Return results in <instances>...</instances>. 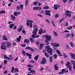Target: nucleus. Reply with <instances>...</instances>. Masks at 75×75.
Returning a JSON list of instances; mask_svg holds the SVG:
<instances>
[{
	"label": "nucleus",
	"mask_w": 75,
	"mask_h": 75,
	"mask_svg": "<svg viewBox=\"0 0 75 75\" xmlns=\"http://www.w3.org/2000/svg\"><path fill=\"white\" fill-rule=\"evenodd\" d=\"M13 29V30H16V29H17V26H14Z\"/></svg>",
	"instance_id": "nucleus-61"
},
{
	"label": "nucleus",
	"mask_w": 75,
	"mask_h": 75,
	"mask_svg": "<svg viewBox=\"0 0 75 75\" xmlns=\"http://www.w3.org/2000/svg\"><path fill=\"white\" fill-rule=\"evenodd\" d=\"M50 62H52V57L51 56L49 58Z\"/></svg>",
	"instance_id": "nucleus-32"
},
{
	"label": "nucleus",
	"mask_w": 75,
	"mask_h": 75,
	"mask_svg": "<svg viewBox=\"0 0 75 75\" xmlns=\"http://www.w3.org/2000/svg\"><path fill=\"white\" fill-rule=\"evenodd\" d=\"M30 62H31V63H35V61H34V60H31L30 61Z\"/></svg>",
	"instance_id": "nucleus-60"
},
{
	"label": "nucleus",
	"mask_w": 75,
	"mask_h": 75,
	"mask_svg": "<svg viewBox=\"0 0 75 75\" xmlns=\"http://www.w3.org/2000/svg\"><path fill=\"white\" fill-rule=\"evenodd\" d=\"M70 44L71 47H72V48H73V47H74V45H73V44L72 43V42H70Z\"/></svg>",
	"instance_id": "nucleus-43"
},
{
	"label": "nucleus",
	"mask_w": 75,
	"mask_h": 75,
	"mask_svg": "<svg viewBox=\"0 0 75 75\" xmlns=\"http://www.w3.org/2000/svg\"><path fill=\"white\" fill-rule=\"evenodd\" d=\"M33 21L30 20H27V21L26 25L28 27L30 26V28H32L33 27Z\"/></svg>",
	"instance_id": "nucleus-3"
},
{
	"label": "nucleus",
	"mask_w": 75,
	"mask_h": 75,
	"mask_svg": "<svg viewBox=\"0 0 75 75\" xmlns=\"http://www.w3.org/2000/svg\"><path fill=\"white\" fill-rule=\"evenodd\" d=\"M38 55H37L35 56V58H34V59H35V60H37V59H38Z\"/></svg>",
	"instance_id": "nucleus-40"
},
{
	"label": "nucleus",
	"mask_w": 75,
	"mask_h": 75,
	"mask_svg": "<svg viewBox=\"0 0 75 75\" xmlns=\"http://www.w3.org/2000/svg\"><path fill=\"white\" fill-rule=\"evenodd\" d=\"M47 60L45 58H43L42 61L40 63L41 64H45L46 63V61Z\"/></svg>",
	"instance_id": "nucleus-14"
},
{
	"label": "nucleus",
	"mask_w": 75,
	"mask_h": 75,
	"mask_svg": "<svg viewBox=\"0 0 75 75\" xmlns=\"http://www.w3.org/2000/svg\"><path fill=\"white\" fill-rule=\"evenodd\" d=\"M7 59L8 60H9L10 61V60H11V59H13V57H11V58L8 57V58H7Z\"/></svg>",
	"instance_id": "nucleus-55"
},
{
	"label": "nucleus",
	"mask_w": 75,
	"mask_h": 75,
	"mask_svg": "<svg viewBox=\"0 0 75 75\" xmlns=\"http://www.w3.org/2000/svg\"><path fill=\"white\" fill-rule=\"evenodd\" d=\"M64 3H66L67 1V0H61Z\"/></svg>",
	"instance_id": "nucleus-50"
},
{
	"label": "nucleus",
	"mask_w": 75,
	"mask_h": 75,
	"mask_svg": "<svg viewBox=\"0 0 75 75\" xmlns=\"http://www.w3.org/2000/svg\"><path fill=\"white\" fill-rule=\"evenodd\" d=\"M46 48L47 49V52L50 54V55H52V49L50 48V46H46Z\"/></svg>",
	"instance_id": "nucleus-2"
},
{
	"label": "nucleus",
	"mask_w": 75,
	"mask_h": 75,
	"mask_svg": "<svg viewBox=\"0 0 75 75\" xmlns=\"http://www.w3.org/2000/svg\"><path fill=\"white\" fill-rule=\"evenodd\" d=\"M75 37L74 34L73 33H71V38H73V37Z\"/></svg>",
	"instance_id": "nucleus-49"
},
{
	"label": "nucleus",
	"mask_w": 75,
	"mask_h": 75,
	"mask_svg": "<svg viewBox=\"0 0 75 75\" xmlns=\"http://www.w3.org/2000/svg\"><path fill=\"white\" fill-rule=\"evenodd\" d=\"M54 9L55 10H57L58 9V8H59V7H60L59 5H54Z\"/></svg>",
	"instance_id": "nucleus-15"
},
{
	"label": "nucleus",
	"mask_w": 75,
	"mask_h": 75,
	"mask_svg": "<svg viewBox=\"0 0 75 75\" xmlns=\"http://www.w3.org/2000/svg\"><path fill=\"white\" fill-rule=\"evenodd\" d=\"M22 55L23 56H25L26 55L28 56L29 59H31V54H30L28 53H25V51L22 50Z\"/></svg>",
	"instance_id": "nucleus-4"
},
{
	"label": "nucleus",
	"mask_w": 75,
	"mask_h": 75,
	"mask_svg": "<svg viewBox=\"0 0 75 75\" xmlns=\"http://www.w3.org/2000/svg\"><path fill=\"white\" fill-rule=\"evenodd\" d=\"M22 33L24 35H25L26 34V32H25V30H22Z\"/></svg>",
	"instance_id": "nucleus-44"
},
{
	"label": "nucleus",
	"mask_w": 75,
	"mask_h": 75,
	"mask_svg": "<svg viewBox=\"0 0 75 75\" xmlns=\"http://www.w3.org/2000/svg\"><path fill=\"white\" fill-rule=\"evenodd\" d=\"M45 15H47V16H51V14H50V13H51V11L50 10H46L45 11Z\"/></svg>",
	"instance_id": "nucleus-12"
},
{
	"label": "nucleus",
	"mask_w": 75,
	"mask_h": 75,
	"mask_svg": "<svg viewBox=\"0 0 75 75\" xmlns=\"http://www.w3.org/2000/svg\"><path fill=\"white\" fill-rule=\"evenodd\" d=\"M18 14H20V13L16 12H15L14 13V15L15 16H17L18 15Z\"/></svg>",
	"instance_id": "nucleus-19"
},
{
	"label": "nucleus",
	"mask_w": 75,
	"mask_h": 75,
	"mask_svg": "<svg viewBox=\"0 0 75 75\" xmlns=\"http://www.w3.org/2000/svg\"><path fill=\"white\" fill-rule=\"evenodd\" d=\"M73 68L74 70H75V64L74 65L73 67Z\"/></svg>",
	"instance_id": "nucleus-64"
},
{
	"label": "nucleus",
	"mask_w": 75,
	"mask_h": 75,
	"mask_svg": "<svg viewBox=\"0 0 75 75\" xmlns=\"http://www.w3.org/2000/svg\"><path fill=\"white\" fill-rule=\"evenodd\" d=\"M64 18H63V19H61L60 21V23H61V22H62V21H64Z\"/></svg>",
	"instance_id": "nucleus-59"
},
{
	"label": "nucleus",
	"mask_w": 75,
	"mask_h": 75,
	"mask_svg": "<svg viewBox=\"0 0 75 75\" xmlns=\"http://www.w3.org/2000/svg\"><path fill=\"white\" fill-rule=\"evenodd\" d=\"M6 12L4 10L1 11H0V14H5Z\"/></svg>",
	"instance_id": "nucleus-31"
},
{
	"label": "nucleus",
	"mask_w": 75,
	"mask_h": 75,
	"mask_svg": "<svg viewBox=\"0 0 75 75\" xmlns=\"http://www.w3.org/2000/svg\"><path fill=\"white\" fill-rule=\"evenodd\" d=\"M10 17L13 20H16V17L13 15H11Z\"/></svg>",
	"instance_id": "nucleus-21"
},
{
	"label": "nucleus",
	"mask_w": 75,
	"mask_h": 75,
	"mask_svg": "<svg viewBox=\"0 0 75 75\" xmlns=\"http://www.w3.org/2000/svg\"><path fill=\"white\" fill-rule=\"evenodd\" d=\"M14 67H12L11 69V72H12V73H13V72H14Z\"/></svg>",
	"instance_id": "nucleus-46"
},
{
	"label": "nucleus",
	"mask_w": 75,
	"mask_h": 75,
	"mask_svg": "<svg viewBox=\"0 0 75 75\" xmlns=\"http://www.w3.org/2000/svg\"><path fill=\"white\" fill-rule=\"evenodd\" d=\"M51 23L53 25V26L54 27H55V25H54V23H55V22H54V21H52L51 22Z\"/></svg>",
	"instance_id": "nucleus-48"
},
{
	"label": "nucleus",
	"mask_w": 75,
	"mask_h": 75,
	"mask_svg": "<svg viewBox=\"0 0 75 75\" xmlns=\"http://www.w3.org/2000/svg\"><path fill=\"white\" fill-rule=\"evenodd\" d=\"M66 70L64 69H63L62 70V71L63 72V73H64L65 72H68V71L67 70V71H66Z\"/></svg>",
	"instance_id": "nucleus-29"
},
{
	"label": "nucleus",
	"mask_w": 75,
	"mask_h": 75,
	"mask_svg": "<svg viewBox=\"0 0 75 75\" xmlns=\"http://www.w3.org/2000/svg\"><path fill=\"white\" fill-rule=\"evenodd\" d=\"M28 4V0H26L25 1V6H27Z\"/></svg>",
	"instance_id": "nucleus-28"
},
{
	"label": "nucleus",
	"mask_w": 75,
	"mask_h": 75,
	"mask_svg": "<svg viewBox=\"0 0 75 75\" xmlns=\"http://www.w3.org/2000/svg\"><path fill=\"white\" fill-rule=\"evenodd\" d=\"M68 25V22H66V24L65 25V27H67Z\"/></svg>",
	"instance_id": "nucleus-58"
},
{
	"label": "nucleus",
	"mask_w": 75,
	"mask_h": 75,
	"mask_svg": "<svg viewBox=\"0 0 75 75\" xmlns=\"http://www.w3.org/2000/svg\"><path fill=\"white\" fill-rule=\"evenodd\" d=\"M19 7L21 10H23V5L21 4L19 6Z\"/></svg>",
	"instance_id": "nucleus-34"
},
{
	"label": "nucleus",
	"mask_w": 75,
	"mask_h": 75,
	"mask_svg": "<svg viewBox=\"0 0 75 75\" xmlns=\"http://www.w3.org/2000/svg\"><path fill=\"white\" fill-rule=\"evenodd\" d=\"M21 36H20L18 38H17V41L18 42H20V40H21Z\"/></svg>",
	"instance_id": "nucleus-22"
},
{
	"label": "nucleus",
	"mask_w": 75,
	"mask_h": 75,
	"mask_svg": "<svg viewBox=\"0 0 75 75\" xmlns=\"http://www.w3.org/2000/svg\"><path fill=\"white\" fill-rule=\"evenodd\" d=\"M54 35L55 36H57V33H56L55 32H54Z\"/></svg>",
	"instance_id": "nucleus-62"
},
{
	"label": "nucleus",
	"mask_w": 75,
	"mask_h": 75,
	"mask_svg": "<svg viewBox=\"0 0 75 75\" xmlns=\"http://www.w3.org/2000/svg\"><path fill=\"white\" fill-rule=\"evenodd\" d=\"M63 55L64 56V58H67V55H66V54L64 53H63Z\"/></svg>",
	"instance_id": "nucleus-38"
},
{
	"label": "nucleus",
	"mask_w": 75,
	"mask_h": 75,
	"mask_svg": "<svg viewBox=\"0 0 75 75\" xmlns=\"http://www.w3.org/2000/svg\"><path fill=\"white\" fill-rule=\"evenodd\" d=\"M53 46L56 47H59V44L54 43L53 44Z\"/></svg>",
	"instance_id": "nucleus-17"
},
{
	"label": "nucleus",
	"mask_w": 75,
	"mask_h": 75,
	"mask_svg": "<svg viewBox=\"0 0 75 75\" xmlns=\"http://www.w3.org/2000/svg\"><path fill=\"white\" fill-rule=\"evenodd\" d=\"M15 72H18V68H15L14 70Z\"/></svg>",
	"instance_id": "nucleus-52"
},
{
	"label": "nucleus",
	"mask_w": 75,
	"mask_h": 75,
	"mask_svg": "<svg viewBox=\"0 0 75 75\" xmlns=\"http://www.w3.org/2000/svg\"><path fill=\"white\" fill-rule=\"evenodd\" d=\"M45 56L47 58H49L50 57V55L48 54L47 53H45L44 54Z\"/></svg>",
	"instance_id": "nucleus-26"
},
{
	"label": "nucleus",
	"mask_w": 75,
	"mask_h": 75,
	"mask_svg": "<svg viewBox=\"0 0 75 75\" xmlns=\"http://www.w3.org/2000/svg\"><path fill=\"white\" fill-rule=\"evenodd\" d=\"M44 45V44H40V47H39V49L41 50V48H42V46Z\"/></svg>",
	"instance_id": "nucleus-24"
},
{
	"label": "nucleus",
	"mask_w": 75,
	"mask_h": 75,
	"mask_svg": "<svg viewBox=\"0 0 75 75\" xmlns=\"http://www.w3.org/2000/svg\"><path fill=\"white\" fill-rule=\"evenodd\" d=\"M4 63L5 65H7V61L6 60H4Z\"/></svg>",
	"instance_id": "nucleus-51"
},
{
	"label": "nucleus",
	"mask_w": 75,
	"mask_h": 75,
	"mask_svg": "<svg viewBox=\"0 0 75 75\" xmlns=\"http://www.w3.org/2000/svg\"><path fill=\"white\" fill-rule=\"evenodd\" d=\"M3 38L4 40H5V41H7L8 40L6 38V36L5 35H4L3 36Z\"/></svg>",
	"instance_id": "nucleus-25"
},
{
	"label": "nucleus",
	"mask_w": 75,
	"mask_h": 75,
	"mask_svg": "<svg viewBox=\"0 0 75 75\" xmlns=\"http://www.w3.org/2000/svg\"><path fill=\"white\" fill-rule=\"evenodd\" d=\"M48 41H49V40H45V45H48V44H49Z\"/></svg>",
	"instance_id": "nucleus-41"
},
{
	"label": "nucleus",
	"mask_w": 75,
	"mask_h": 75,
	"mask_svg": "<svg viewBox=\"0 0 75 75\" xmlns=\"http://www.w3.org/2000/svg\"><path fill=\"white\" fill-rule=\"evenodd\" d=\"M33 27L34 29L33 30L32 32L33 34L32 35V37L33 38H38L39 36V35H37L35 36L37 34V33L38 31V26L36 25H33Z\"/></svg>",
	"instance_id": "nucleus-1"
},
{
	"label": "nucleus",
	"mask_w": 75,
	"mask_h": 75,
	"mask_svg": "<svg viewBox=\"0 0 75 75\" xmlns=\"http://www.w3.org/2000/svg\"><path fill=\"white\" fill-rule=\"evenodd\" d=\"M71 36V35L69 34H67V35H66V38H69V37H70V36Z\"/></svg>",
	"instance_id": "nucleus-39"
},
{
	"label": "nucleus",
	"mask_w": 75,
	"mask_h": 75,
	"mask_svg": "<svg viewBox=\"0 0 75 75\" xmlns=\"http://www.w3.org/2000/svg\"><path fill=\"white\" fill-rule=\"evenodd\" d=\"M14 26V24H11L9 26V28L11 29H12L13 28V27Z\"/></svg>",
	"instance_id": "nucleus-23"
},
{
	"label": "nucleus",
	"mask_w": 75,
	"mask_h": 75,
	"mask_svg": "<svg viewBox=\"0 0 75 75\" xmlns=\"http://www.w3.org/2000/svg\"><path fill=\"white\" fill-rule=\"evenodd\" d=\"M25 49L26 50H30V51H33V52L34 51V49H32V48L29 47H26Z\"/></svg>",
	"instance_id": "nucleus-16"
},
{
	"label": "nucleus",
	"mask_w": 75,
	"mask_h": 75,
	"mask_svg": "<svg viewBox=\"0 0 75 75\" xmlns=\"http://www.w3.org/2000/svg\"><path fill=\"white\" fill-rule=\"evenodd\" d=\"M69 64H70V63H69V62H67L66 64V66L68 67V68H69V71L71 72L72 69H71L72 68V67H71V66H69Z\"/></svg>",
	"instance_id": "nucleus-7"
},
{
	"label": "nucleus",
	"mask_w": 75,
	"mask_h": 75,
	"mask_svg": "<svg viewBox=\"0 0 75 75\" xmlns=\"http://www.w3.org/2000/svg\"><path fill=\"white\" fill-rule=\"evenodd\" d=\"M65 32H67V33H69V31H68V30H65L64 31L62 32V33L63 34V33H65Z\"/></svg>",
	"instance_id": "nucleus-57"
},
{
	"label": "nucleus",
	"mask_w": 75,
	"mask_h": 75,
	"mask_svg": "<svg viewBox=\"0 0 75 75\" xmlns=\"http://www.w3.org/2000/svg\"><path fill=\"white\" fill-rule=\"evenodd\" d=\"M46 21L47 23H50V21L48 19H46Z\"/></svg>",
	"instance_id": "nucleus-63"
},
{
	"label": "nucleus",
	"mask_w": 75,
	"mask_h": 75,
	"mask_svg": "<svg viewBox=\"0 0 75 75\" xmlns=\"http://www.w3.org/2000/svg\"><path fill=\"white\" fill-rule=\"evenodd\" d=\"M45 37L46 38V40L50 41L51 40V37L50 36L48 35H46L45 36Z\"/></svg>",
	"instance_id": "nucleus-8"
},
{
	"label": "nucleus",
	"mask_w": 75,
	"mask_h": 75,
	"mask_svg": "<svg viewBox=\"0 0 75 75\" xmlns=\"http://www.w3.org/2000/svg\"><path fill=\"white\" fill-rule=\"evenodd\" d=\"M66 47L67 49L68 50H71V48H70V47L67 45H66Z\"/></svg>",
	"instance_id": "nucleus-37"
},
{
	"label": "nucleus",
	"mask_w": 75,
	"mask_h": 75,
	"mask_svg": "<svg viewBox=\"0 0 75 75\" xmlns=\"http://www.w3.org/2000/svg\"><path fill=\"white\" fill-rule=\"evenodd\" d=\"M38 17H41V18H42V15H41L40 14H38Z\"/></svg>",
	"instance_id": "nucleus-54"
},
{
	"label": "nucleus",
	"mask_w": 75,
	"mask_h": 75,
	"mask_svg": "<svg viewBox=\"0 0 75 75\" xmlns=\"http://www.w3.org/2000/svg\"><path fill=\"white\" fill-rule=\"evenodd\" d=\"M24 42L25 43V42L28 43V42H29V40H28V39H25L24 40Z\"/></svg>",
	"instance_id": "nucleus-45"
},
{
	"label": "nucleus",
	"mask_w": 75,
	"mask_h": 75,
	"mask_svg": "<svg viewBox=\"0 0 75 75\" xmlns=\"http://www.w3.org/2000/svg\"><path fill=\"white\" fill-rule=\"evenodd\" d=\"M28 70H29V71H30V72H29V74H35V71L34 70H32L31 69V68H29L28 69Z\"/></svg>",
	"instance_id": "nucleus-13"
},
{
	"label": "nucleus",
	"mask_w": 75,
	"mask_h": 75,
	"mask_svg": "<svg viewBox=\"0 0 75 75\" xmlns=\"http://www.w3.org/2000/svg\"><path fill=\"white\" fill-rule=\"evenodd\" d=\"M38 3H39L38 1H35L33 2V4L34 5H35V6H37V5Z\"/></svg>",
	"instance_id": "nucleus-35"
},
{
	"label": "nucleus",
	"mask_w": 75,
	"mask_h": 75,
	"mask_svg": "<svg viewBox=\"0 0 75 75\" xmlns=\"http://www.w3.org/2000/svg\"><path fill=\"white\" fill-rule=\"evenodd\" d=\"M5 44L6 45V47H11V43L10 42H6L5 43Z\"/></svg>",
	"instance_id": "nucleus-11"
},
{
	"label": "nucleus",
	"mask_w": 75,
	"mask_h": 75,
	"mask_svg": "<svg viewBox=\"0 0 75 75\" xmlns=\"http://www.w3.org/2000/svg\"><path fill=\"white\" fill-rule=\"evenodd\" d=\"M30 40L31 42H35V41H34V40H33V39L32 38H30Z\"/></svg>",
	"instance_id": "nucleus-47"
},
{
	"label": "nucleus",
	"mask_w": 75,
	"mask_h": 75,
	"mask_svg": "<svg viewBox=\"0 0 75 75\" xmlns=\"http://www.w3.org/2000/svg\"><path fill=\"white\" fill-rule=\"evenodd\" d=\"M1 44L2 45L1 46V50H7V47L6 46L5 43L2 42Z\"/></svg>",
	"instance_id": "nucleus-5"
},
{
	"label": "nucleus",
	"mask_w": 75,
	"mask_h": 75,
	"mask_svg": "<svg viewBox=\"0 0 75 75\" xmlns=\"http://www.w3.org/2000/svg\"><path fill=\"white\" fill-rule=\"evenodd\" d=\"M54 68L56 70V71H57V70L58 69V67H57L56 65H54Z\"/></svg>",
	"instance_id": "nucleus-30"
},
{
	"label": "nucleus",
	"mask_w": 75,
	"mask_h": 75,
	"mask_svg": "<svg viewBox=\"0 0 75 75\" xmlns=\"http://www.w3.org/2000/svg\"><path fill=\"white\" fill-rule=\"evenodd\" d=\"M71 13H72V12H70L68 11H66L65 13V15L67 17H71Z\"/></svg>",
	"instance_id": "nucleus-6"
},
{
	"label": "nucleus",
	"mask_w": 75,
	"mask_h": 75,
	"mask_svg": "<svg viewBox=\"0 0 75 75\" xmlns=\"http://www.w3.org/2000/svg\"><path fill=\"white\" fill-rule=\"evenodd\" d=\"M53 57L54 59H57V54H54Z\"/></svg>",
	"instance_id": "nucleus-42"
},
{
	"label": "nucleus",
	"mask_w": 75,
	"mask_h": 75,
	"mask_svg": "<svg viewBox=\"0 0 75 75\" xmlns=\"http://www.w3.org/2000/svg\"><path fill=\"white\" fill-rule=\"evenodd\" d=\"M71 62L73 65H75V61L72 60H71Z\"/></svg>",
	"instance_id": "nucleus-33"
},
{
	"label": "nucleus",
	"mask_w": 75,
	"mask_h": 75,
	"mask_svg": "<svg viewBox=\"0 0 75 75\" xmlns=\"http://www.w3.org/2000/svg\"><path fill=\"white\" fill-rule=\"evenodd\" d=\"M43 8L44 9H48V8H49V7H48V6H46Z\"/></svg>",
	"instance_id": "nucleus-53"
},
{
	"label": "nucleus",
	"mask_w": 75,
	"mask_h": 75,
	"mask_svg": "<svg viewBox=\"0 0 75 75\" xmlns=\"http://www.w3.org/2000/svg\"><path fill=\"white\" fill-rule=\"evenodd\" d=\"M72 28V26H70L67 28L68 30H71Z\"/></svg>",
	"instance_id": "nucleus-56"
},
{
	"label": "nucleus",
	"mask_w": 75,
	"mask_h": 75,
	"mask_svg": "<svg viewBox=\"0 0 75 75\" xmlns=\"http://www.w3.org/2000/svg\"><path fill=\"white\" fill-rule=\"evenodd\" d=\"M56 52L58 54L59 56H60L61 57L62 56V55H61V52H60L59 51V50H57Z\"/></svg>",
	"instance_id": "nucleus-20"
},
{
	"label": "nucleus",
	"mask_w": 75,
	"mask_h": 75,
	"mask_svg": "<svg viewBox=\"0 0 75 75\" xmlns=\"http://www.w3.org/2000/svg\"><path fill=\"white\" fill-rule=\"evenodd\" d=\"M42 8H41L39 7V6H36L35 7L33 8V10H41Z\"/></svg>",
	"instance_id": "nucleus-10"
},
{
	"label": "nucleus",
	"mask_w": 75,
	"mask_h": 75,
	"mask_svg": "<svg viewBox=\"0 0 75 75\" xmlns=\"http://www.w3.org/2000/svg\"><path fill=\"white\" fill-rule=\"evenodd\" d=\"M46 31L45 30H43L41 28L39 30V34H42V33H46Z\"/></svg>",
	"instance_id": "nucleus-9"
},
{
	"label": "nucleus",
	"mask_w": 75,
	"mask_h": 75,
	"mask_svg": "<svg viewBox=\"0 0 75 75\" xmlns=\"http://www.w3.org/2000/svg\"><path fill=\"white\" fill-rule=\"evenodd\" d=\"M70 55L71 58H72L74 59H75V54H72V53H71L70 54Z\"/></svg>",
	"instance_id": "nucleus-18"
},
{
	"label": "nucleus",
	"mask_w": 75,
	"mask_h": 75,
	"mask_svg": "<svg viewBox=\"0 0 75 75\" xmlns=\"http://www.w3.org/2000/svg\"><path fill=\"white\" fill-rule=\"evenodd\" d=\"M22 28L21 27H20L17 29V31L18 32H20L22 31Z\"/></svg>",
	"instance_id": "nucleus-27"
},
{
	"label": "nucleus",
	"mask_w": 75,
	"mask_h": 75,
	"mask_svg": "<svg viewBox=\"0 0 75 75\" xmlns=\"http://www.w3.org/2000/svg\"><path fill=\"white\" fill-rule=\"evenodd\" d=\"M21 47H26V44H22L20 45Z\"/></svg>",
	"instance_id": "nucleus-36"
}]
</instances>
